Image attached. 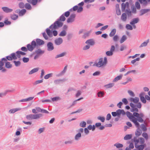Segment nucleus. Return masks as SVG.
<instances>
[{"label": "nucleus", "instance_id": "7", "mask_svg": "<svg viewBox=\"0 0 150 150\" xmlns=\"http://www.w3.org/2000/svg\"><path fill=\"white\" fill-rule=\"evenodd\" d=\"M47 50L49 51H52L53 50L54 47L53 43L51 42H48L47 45Z\"/></svg>", "mask_w": 150, "mask_h": 150}, {"label": "nucleus", "instance_id": "13", "mask_svg": "<svg viewBox=\"0 0 150 150\" xmlns=\"http://www.w3.org/2000/svg\"><path fill=\"white\" fill-rule=\"evenodd\" d=\"M129 6V4L128 2H126L125 4L122 3L121 4V10L122 12L125 11V8H128Z\"/></svg>", "mask_w": 150, "mask_h": 150}, {"label": "nucleus", "instance_id": "45", "mask_svg": "<svg viewBox=\"0 0 150 150\" xmlns=\"http://www.w3.org/2000/svg\"><path fill=\"white\" fill-rule=\"evenodd\" d=\"M127 48V47L125 45L122 44L120 46V51H123Z\"/></svg>", "mask_w": 150, "mask_h": 150}, {"label": "nucleus", "instance_id": "28", "mask_svg": "<svg viewBox=\"0 0 150 150\" xmlns=\"http://www.w3.org/2000/svg\"><path fill=\"white\" fill-rule=\"evenodd\" d=\"M127 18V16L126 13H123L121 16V20L124 21H125L126 20Z\"/></svg>", "mask_w": 150, "mask_h": 150}, {"label": "nucleus", "instance_id": "18", "mask_svg": "<svg viewBox=\"0 0 150 150\" xmlns=\"http://www.w3.org/2000/svg\"><path fill=\"white\" fill-rule=\"evenodd\" d=\"M7 60L5 58H2L0 60V70L2 69L4 65V62L7 61Z\"/></svg>", "mask_w": 150, "mask_h": 150}, {"label": "nucleus", "instance_id": "42", "mask_svg": "<svg viewBox=\"0 0 150 150\" xmlns=\"http://www.w3.org/2000/svg\"><path fill=\"white\" fill-rule=\"evenodd\" d=\"M104 93L101 91L98 92L97 93L98 96L99 97H104Z\"/></svg>", "mask_w": 150, "mask_h": 150}, {"label": "nucleus", "instance_id": "22", "mask_svg": "<svg viewBox=\"0 0 150 150\" xmlns=\"http://www.w3.org/2000/svg\"><path fill=\"white\" fill-rule=\"evenodd\" d=\"M67 53L66 52H63L60 54L57 55L55 58V59H57L59 58L63 57L66 55Z\"/></svg>", "mask_w": 150, "mask_h": 150}, {"label": "nucleus", "instance_id": "48", "mask_svg": "<svg viewBox=\"0 0 150 150\" xmlns=\"http://www.w3.org/2000/svg\"><path fill=\"white\" fill-rule=\"evenodd\" d=\"M53 75L52 73H50L46 75H45L44 76V79H49V78L51 77Z\"/></svg>", "mask_w": 150, "mask_h": 150}, {"label": "nucleus", "instance_id": "53", "mask_svg": "<svg viewBox=\"0 0 150 150\" xmlns=\"http://www.w3.org/2000/svg\"><path fill=\"white\" fill-rule=\"evenodd\" d=\"M13 63L15 64V65L16 67H18L21 64V62L20 61H13Z\"/></svg>", "mask_w": 150, "mask_h": 150}, {"label": "nucleus", "instance_id": "1", "mask_svg": "<svg viewBox=\"0 0 150 150\" xmlns=\"http://www.w3.org/2000/svg\"><path fill=\"white\" fill-rule=\"evenodd\" d=\"M138 112H134V119H133V122L137 127H140V125L139 122H144V124H146V121H144L143 119L144 116V114L142 112L139 113Z\"/></svg>", "mask_w": 150, "mask_h": 150}, {"label": "nucleus", "instance_id": "19", "mask_svg": "<svg viewBox=\"0 0 150 150\" xmlns=\"http://www.w3.org/2000/svg\"><path fill=\"white\" fill-rule=\"evenodd\" d=\"M36 45L37 44L38 45H43L44 44V42L42 40L38 38L36 39Z\"/></svg>", "mask_w": 150, "mask_h": 150}, {"label": "nucleus", "instance_id": "38", "mask_svg": "<svg viewBox=\"0 0 150 150\" xmlns=\"http://www.w3.org/2000/svg\"><path fill=\"white\" fill-rule=\"evenodd\" d=\"M114 85L113 83H110L105 85L104 87L106 88H108L112 87Z\"/></svg>", "mask_w": 150, "mask_h": 150}, {"label": "nucleus", "instance_id": "3", "mask_svg": "<svg viewBox=\"0 0 150 150\" xmlns=\"http://www.w3.org/2000/svg\"><path fill=\"white\" fill-rule=\"evenodd\" d=\"M130 105L132 108L130 109L131 112H138L139 110L137 108H141L142 106V104L140 102H138L136 105L131 103H130Z\"/></svg>", "mask_w": 150, "mask_h": 150}, {"label": "nucleus", "instance_id": "5", "mask_svg": "<svg viewBox=\"0 0 150 150\" xmlns=\"http://www.w3.org/2000/svg\"><path fill=\"white\" fill-rule=\"evenodd\" d=\"M36 46V42L33 40L31 42V45L29 44L27 45V50L30 52H32Z\"/></svg>", "mask_w": 150, "mask_h": 150}, {"label": "nucleus", "instance_id": "44", "mask_svg": "<svg viewBox=\"0 0 150 150\" xmlns=\"http://www.w3.org/2000/svg\"><path fill=\"white\" fill-rule=\"evenodd\" d=\"M146 123L145 124H146ZM145 124H142L141 125V128L143 131H145L147 130L146 127L145 125Z\"/></svg>", "mask_w": 150, "mask_h": 150}, {"label": "nucleus", "instance_id": "10", "mask_svg": "<svg viewBox=\"0 0 150 150\" xmlns=\"http://www.w3.org/2000/svg\"><path fill=\"white\" fill-rule=\"evenodd\" d=\"M63 40L61 38H56L54 41L55 44L57 45H59L62 43Z\"/></svg>", "mask_w": 150, "mask_h": 150}, {"label": "nucleus", "instance_id": "63", "mask_svg": "<svg viewBox=\"0 0 150 150\" xmlns=\"http://www.w3.org/2000/svg\"><path fill=\"white\" fill-rule=\"evenodd\" d=\"M106 54L108 56H110L113 55V53L111 51H108L106 52Z\"/></svg>", "mask_w": 150, "mask_h": 150}, {"label": "nucleus", "instance_id": "21", "mask_svg": "<svg viewBox=\"0 0 150 150\" xmlns=\"http://www.w3.org/2000/svg\"><path fill=\"white\" fill-rule=\"evenodd\" d=\"M85 43L91 45H93L95 44V42L93 39H90L87 40Z\"/></svg>", "mask_w": 150, "mask_h": 150}, {"label": "nucleus", "instance_id": "31", "mask_svg": "<svg viewBox=\"0 0 150 150\" xmlns=\"http://www.w3.org/2000/svg\"><path fill=\"white\" fill-rule=\"evenodd\" d=\"M127 39L126 36L125 35H123L120 40V43L121 44L123 43Z\"/></svg>", "mask_w": 150, "mask_h": 150}, {"label": "nucleus", "instance_id": "57", "mask_svg": "<svg viewBox=\"0 0 150 150\" xmlns=\"http://www.w3.org/2000/svg\"><path fill=\"white\" fill-rule=\"evenodd\" d=\"M97 118L102 122H104L105 120V118L103 117L99 116L97 117Z\"/></svg>", "mask_w": 150, "mask_h": 150}, {"label": "nucleus", "instance_id": "60", "mask_svg": "<svg viewBox=\"0 0 150 150\" xmlns=\"http://www.w3.org/2000/svg\"><path fill=\"white\" fill-rule=\"evenodd\" d=\"M135 5V6L137 9H139L140 8V4L138 1H137L136 2Z\"/></svg>", "mask_w": 150, "mask_h": 150}, {"label": "nucleus", "instance_id": "52", "mask_svg": "<svg viewBox=\"0 0 150 150\" xmlns=\"http://www.w3.org/2000/svg\"><path fill=\"white\" fill-rule=\"evenodd\" d=\"M66 32L65 30H63L61 31L60 33L59 34L60 36H64L66 35Z\"/></svg>", "mask_w": 150, "mask_h": 150}, {"label": "nucleus", "instance_id": "46", "mask_svg": "<svg viewBox=\"0 0 150 150\" xmlns=\"http://www.w3.org/2000/svg\"><path fill=\"white\" fill-rule=\"evenodd\" d=\"M25 7L28 10H30L31 9V6L29 3H27L25 4Z\"/></svg>", "mask_w": 150, "mask_h": 150}, {"label": "nucleus", "instance_id": "12", "mask_svg": "<svg viewBox=\"0 0 150 150\" xmlns=\"http://www.w3.org/2000/svg\"><path fill=\"white\" fill-rule=\"evenodd\" d=\"M144 95L145 93L144 92L142 93L139 95V97H140V100L144 103H146V101L145 98L144 97Z\"/></svg>", "mask_w": 150, "mask_h": 150}, {"label": "nucleus", "instance_id": "20", "mask_svg": "<svg viewBox=\"0 0 150 150\" xmlns=\"http://www.w3.org/2000/svg\"><path fill=\"white\" fill-rule=\"evenodd\" d=\"M129 100L130 101L134 103H137L139 101V98L137 97H135L134 98H130Z\"/></svg>", "mask_w": 150, "mask_h": 150}, {"label": "nucleus", "instance_id": "25", "mask_svg": "<svg viewBox=\"0 0 150 150\" xmlns=\"http://www.w3.org/2000/svg\"><path fill=\"white\" fill-rule=\"evenodd\" d=\"M35 52L37 54L39 55L42 54L44 53V51L42 50L40 48H38L37 50H36Z\"/></svg>", "mask_w": 150, "mask_h": 150}, {"label": "nucleus", "instance_id": "61", "mask_svg": "<svg viewBox=\"0 0 150 150\" xmlns=\"http://www.w3.org/2000/svg\"><path fill=\"white\" fill-rule=\"evenodd\" d=\"M22 60L24 63H27L29 61V59L28 58L24 57L23 58Z\"/></svg>", "mask_w": 150, "mask_h": 150}, {"label": "nucleus", "instance_id": "35", "mask_svg": "<svg viewBox=\"0 0 150 150\" xmlns=\"http://www.w3.org/2000/svg\"><path fill=\"white\" fill-rule=\"evenodd\" d=\"M26 11V10L25 9H23L20 10L19 12V16H22L25 14Z\"/></svg>", "mask_w": 150, "mask_h": 150}, {"label": "nucleus", "instance_id": "56", "mask_svg": "<svg viewBox=\"0 0 150 150\" xmlns=\"http://www.w3.org/2000/svg\"><path fill=\"white\" fill-rule=\"evenodd\" d=\"M119 38L118 36L117 35H116L113 37V40L114 42H116L119 39Z\"/></svg>", "mask_w": 150, "mask_h": 150}, {"label": "nucleus", "instance_id": "32", "mask_svg": "<svg viewBox=\"0 0 150 150\" xmlns=\"http://www.w3.org/2000/svg\"><path fill=\"white\" fill-rule=\"evenodd\" d=\"M122 74H121L120 75L116 77L113 80V82H116L118 81L119 80H120L122 78Z\"/></svg>", "mask_w": 150, "mask_h": 150}, {"label": "nucleus", "instance_id": "26", "mask_svg": "<svg viewBox=\"0 0 150 150\" xmlns=\"http://www.w3.org/2000/svg\"><path fill=\"white\" fill-rule=\"evenodd\" d=\"M137 128V129L135 132V134L136 136H139L141 134L142 131V130L140 129L139 127Z\"/></svg>", "mask_w": 150, "mask_h": 150}, {"label": "nucleus", "instance_id": "17", "mask_svg": "<svg viewBox=\"0 0 150 150\" xmlns=\"http://www.w3.org/2000/svg\"><path fill=\"white\" fill-rule=\"evenodd\" d=\"M21 110V108H15L10 109L8 111V113L9 114H13L18 111L20 110Z\"/></svg>", "mask_w": 150, "mask_h": 150}, {"label": "nucleus", "instance_id": "43", "mask_svg": "<svg viewBox=\"0 0 150 150\" xmlns=\"http://www.w3.org/2000/svg\"><path fill=\"white\" fill-rule=\"evenodd\" d=\"M114 146H116V147L117 148H122L123 146L122 144L118 143H117L115 144H114Z\"/></svg>", "mask_w": 150, "mask_h": 150}, {"label": "nucleus", "instance_id": "37", "mask_svg": "<svg viewBox=\"0 0 150 150\" xmlns=\"http://www.w3.org/2000/svg\"><path fill=\"white\" fill-rule=\"evenodd\" d=\"M6 61L5 62V67L8 69H9L12 67V65L9 62H6ZM5 62H4V63Z\"/></svg>", "mask_w": 150, "mask_h": 150}, {"label": "nucleus", "instance_id": "11", "mask_svg": "<svg viewBox=\"0 0 150 150\" xmlns=\"http://www.w3.org/2000/svg\"><path fill=\"white\" fill-rule=\"evenodd\" d=\"M76 15L75 14H71L67 20V23H71L74 21Z\"/></svg>", "mask_w": 150, "mask_h": 150}, {"label": "nucleus", "instance_id": "2", "mask_svg": "<svg viewBox=\"0 0 150 150\" xmlns=\"http://www.w3.org/2000/svg\"><path fill=\"white\" fill-rule=\"evenodd\" d=\"M66 18L64 16V14L62 15L59 18L57 19V21H55L53 24H52L50 26V28L52 29L56 30L62 26L63 23L59 22V21H65Z\"/></svg>", "mask_w": 150, "mask_h": 150}, {"label": "nucleus", "instance_id": "23", "mask_svg": "<svg viewBox=\"0 0 150 150\" xmlns=\"http://www.w3.org/2000/svg\"><path fill=\"white\" fill-rule=\"evenodd\" d=\"M145 146V144H142L140 145H137L136 144H135V147L137 148L138 150H143Z\"/></svg>", "mask_w": 150, "mask_h": 150}, {"label": "nucleus", "instance_id": "55", "mask_svg": "<svg viewBox=\"0 0 150 150\" xmlns=\"http://www.w3.org/2000/svg\"><path fill=\"white\" fill-rule=\"evenodd\" d=\"M43 82V79L41 80H37L35 82L33 83L34 85H36L38 83H42Z\"/></svg>", "mask_w": 150, "mask_h": 150}, {"label": "nucleus", "instance_id": "27", "mask_svg": "<svg viewBox=\"0 0 150 150\" xmlns=\"http://www.w3.org/2000/svg\"><path fill=\"white\" fill-rule=\"evenodd\" d=\"M81 136V133L79 132L75 135L74 137V139L75 140H78L80 139Z\"/></svg>", "mask_w": 150, "mask_h": 150}, {"label": "nucleus", "instance_id": "6", "mask_svg": "<svg viewBox=\"0 0 150 150\" xmlns=\"http://www.w3.org/2000/svg\"><path fill=\"white\" fill-rule=\"evenodd\" d=\"M50 29H51L50 28ZM46 32L47 35L50 38L52 37V34L54 36H56L58 34V33L57 30H54L52 31H52L50 30V28L46 29Z\"/></svg>", "mask_w": 150, "mask_h": 150}, {"label": "nucleus", "instance_id": "58", "mask_svg": "<svg viewBox=\"0 0 150 150\" xmlns=\"http://www.w3.org/2000/svg\"><path fill=\"white\" fill-rule=\"evenodd\" d=\"M142 135L146 140H147L148 138V135L147 133L144 132L142 133Z\"/></svg>", "mask_w": 150, "mask_h": 150}, {"label": "nucleus", "instance_id": "59", "mask_svg": "<svg viewBox=\"0 0 150 150\" xmlns=\"http://www.w3.org/2000/svg\"><path fill=\"white\" fill-rule=\"evenodd\" d=\"M10 55L11 56V57L12 58V59H13L14 60L16 59H17V57L16 56L15 53H13L10 54Z\"/></svg>", "mask_w": 150, "mask_h": 150}, {"label": "nucleus", "instance_id": "47", "mask_svg": "<svg viewBox=\"0 0 150 150\" xmlns=\"http://www.w3.org/2000/svg\"><path fill=\"white\" fill-rule=\"evenodd\" d=\"M86 123L85 121H82L81 122L79 126L80 127H86Z\"/></svg>", "mask_w": 150, "mask_h": 150}, {"label": "nucleus", "instance_id": "40", "mask_svg": "<svg viewBox=\"0 0 150 150\" xmlns=\"http://www.w3.org/2000/svg\"><path fill=\"white\" fill-rule=\"evenodd\" d=\"M51 99L53 102L57 101L60 100V98L58 96H56L53 98H51Z\"/></svg>", "mask_w": 150, "mask_h": 150}, {"label": "nucleus", "instance_id": "64", "mask_svg": "<svg viewBox=\"0 0 150 150\" xmlns=\"http://www.w3.org/2000/svg\"><path fill=\"white\" fill-rule=\"evenodd\" d=\"M128 93L130 96L132 97H134L135 96L134 93L132 91L130 90L128 91Z\"/></svg>", "mask_w": 150, "mask_h": 150}, {"label": "nucleus", "instance_id": "24", "mask_svg": "<svg viewBox=\"0 0 150 150\" xmlns=\"http://www.w3.org/2000/svg\"><path fill=\"white\" fill-rule=\"evenodd\" d=\"M139 19L138 18H134L130 22V24L131 25H134L135 24L139 22Z\"/></svg>", "mask_w": 150, "mask_h": 150}, {"label": "nucleus", "instance_id": "30", "mask_svg": "<svg viewBox=\"0 0 150 150\" xmlns=\"http://www.w3.org/2000/svg\"><path fill=\"white\" fill-rule=\"evenodd\" d=\"M91 32V31H87V32L84 33L83 35L82 36V38L84 39L86 38V37L89 36Z\"/></svg>", "mask_w": 150, "mask_h": 150}, {"label": "nucleus", "instance_id": "14", "mask_svg": "<svg viewBox=\"0 0 150 150\" xmlns=\"http://www.w3.org/2000/svg\"><path fill=\"white\" fill-rule=\"evenodd\" d=\"M142 6H146L150 2V0H138Z\"/></svg>", "mask_w": 150, "mask_h": 150}, {"label": "nucleus", "instance_id": "62", "mask_svg": "<svg viewBox=\"0 0 150 150\" xmlns=\"http://www.w3.org/2000/svg\"><path fill=\"white\" fill-rule=\"evenodd\" d=\"M121 110L120 109L117 110H116V112H117V116L118 117H119L121 114Z\"/></svg>", "mask_w": 150, "mask_h": 150}, {"label": "nucleus", "instance_id": "9", "mask_svg": "<svg viewBox=\"0 0 150 150\" xmlns=\"http://www.w3.org/2000/svg\"><path fill=\"white\" fill-rule=\"evenodd\" d=\"M94 65L98 67H100L104 65L103 63V59L102 58H100L99 59L98 62V63H95Z\"/></svg>", "mask_w": 150, "mask_h": 150}, {"label": "nucleus", "instance_id": "36", "mask_svg": "<svg viewBox=\"0 0 150 150\" xmlns=\"http://www.w3.org/2000/svg\"><path fill=\"white\" fill-rule=\"evenodd\" d=\"M149 42V39H148L146 42H144L142 43L139 46V47H143L146 46L147 45V44Z\"/></svg>", "mask_w": 150, "mask_h": 150}, {"label": "nucleus", "instance_id": "16", "mask_svg": "<svg viewBox=\"0 0 150 150\" xmlns=\"http://www.w3.org/2000/svg\"><path fill=\"white\" fill-rule=\"evenodd\" d=\"M2 9L3 11L6 13H9L12 12L13 10L6 7H2Z\"/></svg>", "mask_w": 150, "mask_h": 150}, {"label": "nucleus", "instance_id": "54", "mask_svg": "<svg viewBox=\"0 0 150 150\" xmlns=\"http://www.w3.org/2000/svg\"><path fill=\"white\" fill-rule=\"evenodd\" d=\"M126 28L127 30H132L133 29L132 26L129 24H127L126 25Z\"/></svg>", "mask_w": 150, "mask_h": 150}, {"label": "nucleus", "instance_id": "50", "mask_svg": "<svg viewBox=\"0 0 150 150\" xmlns=\"http://www.w3.org/2000/svg\"><path fill=\"white\" fill-rule=\"evenodd\" d=\"M63 80L61 79H58L55 80L54 82V84H58L60 83L61 81H63Z\"/></svg>", "mask_w": 150, "mask_h": 150}, {"label": "nucleus", "instance_id": "4", "mask_svg": "<svg viewBox=\"0 0 150 150\" xmlns=\"http://www.w3.org/2000/svg\"><path fill=\"white\" fill-rule=\"evenodd\" d=\"M42 114L41 113L35 114H30L26 115V118L28 120L37 119L42 117Z\"/></svg>", "mask_w": 150, "mask_h": 150}, {"label": "nucleus", "instance_id": "49", "mask_svg": "<svg viewBox=\"0 0 150 150\" xmlns=\"http://www.w3.org/2000/svg\"><path fill=\"white\" fill-rule=\"evenodd\" d=\"M25 5L23 2H21L18 4V6L20 8H23L25 7Z\"/></svg>", "mask_w": 150, "mask_h": 150}, {"label": "nucleus", "instance_id": "34", "mask_svg": "<svg viewBox=\"0 0 150 150\" xmlns=\"http://www.w3.org/2000/svg\"><path fill=\"white\" fill-rule=\"evenodd\" d=\"M116 30L115 29H112L109 34V36L110 37H112L116 33Z\"/></svg>", "mask_w": 150, "mask_h": 150}, {"label": "nucleus", "instance_id": "41", "mask_svg": "<svg viewBox=\"0 0 150 150\" xmlns=\"http://www.w3.org/2000/svg\"><path fill=\"white\" fill-rule=\"evenodd\" d=\"M74 140H69L68 141H65L64 142V144L66 145L71 144L73 143Z\"/></svg>", "mask_w": 150, "mask_h": 150}, {"label": "nucleus", "instance_id": "8", "mask_svg": "<svg viewBox=\"0 0 150 150\" xmlns=\"http://www.w3.org/2000/svg\"><path fill=\"white\" fill-rule=\"evenodd\" d=\"M133 112V114L129 111H127L126 112V114L127 116L132 122H133V119H134V112Z\"/></svg>", "mask_w": 150, "mask_h": 150}, {"label": "nucleus", "instance_id": "15", "mask_svg": "<svg viewBox=\"0 0 150 150\" xmlns=\"http://www.w3.org/2000/svg\"><path fill=\"white\" fill-rule=\"evenodd\" d=\"M150 11V9H143L139 11V16H142L144 14Z\"/></svg>", "mask_w": 150, "mask_h": 150}, {"label": "nucleus", "instance_id": "51", "mask_svg": "<svg viewBox=\"0 0 150 150\" xmlns=\"http://www.w3.org/2000/svg\"><path fill=\"white\" fill-rule=\"evenodd\" d=\"M125 12L128 16H129L132 15L131 11L130 9H126L125 10Z\"/></svg>", "mask_w": 150, "mask_h": 150}, {"label": "nucleus", "instance_id": "29", "mask_svg": "<svg viewBox=\"0 0 150 150\" xmlns=\"http://www.w3.org/2000/svg\"><path fill=\"white\" fill-rule=\"evenodd\" d=\"M38 70L39 69L37 68H34L32 69L29 72V74L30 75L35 73L37 72L38 71Z\"/></svg>", "mask_w": 150, "mask_h": 150}, {"label": "nucleus", "instance_id": "39", "mask_svg": "<svg viewBox=\"0 0 150 150\" xmlns=\"http://www.w3.org/2000/svg\"><path fill=\"white\" fill-rule=\"evenodd\" d=\"M132 135L131 134L126 135L124 137V139L125 140H127L131 138Z\"/></svg>", "mask_w": 150, "mask_h": 150}, {"label": "nucleus", "instance_id": "33", "mask_svg": "<svg viewBox=\"0 0 150 150\" xmlns=\"http://www.w3.org/2000/svg\"><path fill=\"white\" fill-rule=\"evenodd\" d=\"M10 17L13 20H15L18 18V16L16 14H13L11 15Z\"/></svg>", "mask_w": 150, "mask_h": 150}]
</instances>
